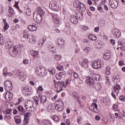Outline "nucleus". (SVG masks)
I'll use <instances>...</instances> for the list:
<instances>
[{
	"instance_id": "obj_28",
	"label": "nucleus",
	"mask_w": 125,
	"mask_h": 125,
	"mask_svg": "<svg viewBox=\"0 0 125 125\" xmlns=\"http://www.w3.org/2000/svg\"><path fill=\"white\" fill-rule=\"evenodd\" d=\"M52 18L55 20L56 24H59V23H60V19L57 18V16L55 14H52Z\"/></svg>"
},
{
	"instance_id": "obj_58",
	"label": "nucleus",
	"mask_w": 125,
	"mask_h": 125,
	"mask_svg": "<svg viewBox=\"0 0 125 125\" xmlns=\"http://www.w3.org/2000/svg\"><path fill=\"white\" fill-rule=\"evenodd\" d=\"M83 41L85 43H90V41H89L87 39H83Z\"/></svg>"
},
{
	"instance_id": "obj_38",
	"label": "nucleus",
	"mask_w": 125,
	"mask_h": 125,
	"mask_svg": "<svg viewBox=\"0 0 125 125\" xmlns=\"http://www.w3.org/2000/svg\"><path fill=\"white\" fill-rule=\"evenodd\" d=\"M52 119L55 122H59V121H60V118H59V117L56 115L53 116L52 117Z\"/></svg>"
},
{
	"instance_id": "obj_17",
	"label": "nucleus",
	"mask_w": 125,
	"mask_h": 125,
	"mask_svg": "<svg viewBox=\"0 0 125 125\" xmlns=\"http://www.w3.org/2000/svg\"><path fill=\"white\" fill-rule=\"evenodd\" d=\"M112 34H113L115 38H117L118 39L121 37V31L118 29H113Z\"/></svg>"
},
{
	"instance_id": "obj_9",
	"label": "nucleus",
	"mask_w": 125,
	"mask_h": 125,
	"mask_svg": "<svg viewBox=\"0 0 125 125\" xmlns=\"http://www.w3.org/2000/svg\"><path fill=\"white\" fill-rule=\"evenodd\" d=\"M43 70H44V68L42 66H38L36 68L35 71L36 72L37 74H38V75H40V76L43 77L44 76H45V73H44V72H42Z\"/></svg>"
},
{
	"instance_id": "obj_54",
	"label": "nucleus",
	"mask_w": 125,
	"mask_h": 125,
	"mask_svg": "<svg viewBox=\"0 0 125 125\" xmlns=\"http://www.w3.org/2000/svg\"><path fill=\"white\" fill-rule=\"evenodd\" d=\"M29 119L28 118H25L23 120V123H24V124H26V125H28V124H29Z\"/></svg>"
},
{
	"instance_id": "obj_43",
	"label": "nucleus",
	"mask_w": 125,
	"mask_h": 125,
	"mask_svg": "<svg viewBox=\"0 0 125 125\" xmlns=\"http://www.w3.org/2000/svg\"><path fill=\"white\" fill-rule=\"evenodd\" d=\"M31 115L32 114L30 112H26L24 114V118L26 119H28V118H30V117H31Z\"/></svg>"
},
{
	"instance_id": "obj_63",
	"label": "nucleus",
	"mask_w": 125,
	"mask_h": 125,
	"mask_svg": "<svg viewBox=\"0 0 125 125\" xmlns=\"http://www.w3.org/2000/svg\"><path fill=\"white\" fill-rule=\"evenodd\" d=\"M58 97V95H56L54 96L53 98H52V101H55L56 100V98Z\"/></svg>"
},
{
	"instance_id": "obj_22",
	"label": "nucleus",
	"mask_w": 125,
	"mask_h": 125,
	"mask_svg": "<svg viewBox=\"0 0 125 125\" xmlns=\"http://www.w3.org/2000/svg\"><path fill=\"white\" fill-rule=\"evenodd\" d=\"M93 86V88L95 89V90H97V91H98L99 90H100L101 89V83H97L96 84L95 83H94V86Z\"/></svg>"
},
{
	"instance_id": "obj_13",
	"label": "nucleus",
	"mask_w": 125,
	"mask_h": 125,
	"mask_svg": "<svg viewBox=\"0 0 125 125\" xmlns=\"http://www.w3.org/2000/svg\"><path fill=\"white\" fill-rule=\"evenodd\" d=\"M113 89L114 92H115L116 94L118 95L119 93H120V90H121V86L119 85L118 83H116L113 85Z\"/></svg>"
},
{
	"instance_id": "obj_50",
	"label": "nucleus",
	"mask_w": 125,
	"mask_h": 125,
	"mask_svg": "<svg viewBox=\"0 0 125 125\" xmlns=\"http://www.w3.org/2000/svg\"><path fill=\"white\" fill-rule=\"evenodd\" d=\"M25 13H26V15L29 16L31 15V11H30V9H27L26 10Z\"/></svg>"
},
{
	"instance_id": "obj_39",
	"label": "nucleus",
	"mask_w": 125,
	"mask_h": 125,
	"mask_svg": "<svg viewBox=\"0 0 125 125\" xmlns=\"http://www.w3.org/2000/svg\"><path fill=\"white\" fill-rule=\"evenodd\" d=\"M48 71L51 73V75H55V73H56V71L53 68H50L48 70Z\"/></svg>"
},
{
	"instance_id": "obj_57",
	"label": "nucleus",
	"mask_w": 125,
	"mask_h": 125,
	"mask_svg": "<svg viewBox=\"0 0 125 125\" xmlns=\"http://www.w3.org/2000/svg\"><path fill=\"white\" fill-rule=\"evenodd\" d=\"M15 123L16 124H17L18 125H20L21 123V119H18L15 120Z\"/></svg>"
},
{
	"instance_id": "obj_3",
	"label": "nucleus",
	"mask_w": 125,
	"mask_h": 125,
	"mask_svg": "<svg viewBox=\"0 0 125 125\" xmlns=\"http://www.w3.org/2000/svg\"><path fill=\"white\" fill-rule=\"evenodd\" d=\"M21 51V47L19 45L11 46L9 48V53L11 56H14V55H17L18 52H20Z\"/></svg>"
},
{
	"instance_id": "obj_64",
	"label": "nucleus",
	"mask_w": 125,
	"mask_h": 125,
	"mask_svg": "<svg viewBox=\"0 0 125 125\" xmlns=\"http://www.w3.org/2000/svg\"><path fill=\"white\" fill-rule=\"evenodd\" d=\"M120 49H121V50L122 51H125V45L124 46H121V47H120Z\"/></svg>"
},
{
	"instance_id": "obj_41",
	"label": "nucleus",
	"mask_w": 125,
	"mask_h": 125,
	"mask_svg": "<svg viewBox=\"0 0 125 125\" xmlns=\"http://www.w3.org/2000/svg\"><path fill=\"white\" fill-rule=\"evenodd\" d=\"M23 39H30V36L28 35V33L26 32H24L23 33Z\"/></svg>"
},
{
	"instance_id": "obj_25",
	"label": "nucleus",
	"mask_w": 125,
	"mask_h": 125,
	"mask_svg": "<svg viewBox=\"0 0 125 125\" xmlns=\"http://www.w3.org/2000/svg\"><path fill=\"white\" fill-rule=\"evenodd\" d=\"M19 76L20 77V79L21 80V81H25V80H26L27 78V76L23 72H20L19 74Z\"/></svg>"
},
{
	"instance_id": "obj_19",
	"label": "nucleus",
	"mask_w": 125,
	"mask_h": 125,
	"mask_svg": "<svg viewBox=\"0 0 125 125\" xmlns=\"http://www.w3.org/2000/svg\"><path fill=\"white\" fill-rule=\"evenodd\" d=\"M30 54L33 56L34 59H38L39 57L38 51L31 50L30 51Z\"/></svg>"
},
{
	"instance_id": "obj_61",
	"label": "nucleus",
	"mask_w": 125,
	"mask_h": 125,
	"mask_svg": "<svg viewBox=\"0 0 125 125\" xmlns=\"http://www.w3.org/2000/svg\"><path fill=\"white\" fill-rule=\"evenodd\" d=\"M119 64L120 66H124L125 62H124V61H120L119 62Z\"/></svg>"
},
{
	"instance_id": "obj_31",
	"label": "nucleus",
	"mask_w": 125,
	"mask_h": 125,
	"mask_svg": "<svg viewBox=\"0 0 125 125\" xmlns=\"http://www.w3.org/2000/svg\"><path fill=\"white\" fill-rule=\"evenodd\" d=\"M3 22L4 24V29L5 31H6V30H8V28H9V25H8V23H7V22H6V20H3Z\"/></svg>"
},
{
	"instance_id": "obj_29",
	"label": "nucleus",
	"mask_w": 125,
	"mask_h": 125,
	"mask_svg": "<svg viewBox=\"0 0 125 125\" xmlns=\"http://www.w3.org/2000/svg\"><path fill=\"white\" fill-rule=\"evenodd\" d=\"M59 41H60L59 42L58 45L59 46H62V48H64L65 47V46L64 44H65V42H64V40L62 39H59Z\"/></svg>"
},
{
	"instance_id": "obj_62",
	"label": "nucleus",
	"mask_w": 125,
	"mask_h": 125,
	"mask_svg": "<svg viewBox=\"0 0 125 125\" xmlns=\"http://www.w3.org/2000/svg\"><path fill=\"white\" fill-rule=\"evenodd\" d=\"M73 75L75 79H78V78H79V75H78V74L77 73L74 72L73 73Z\"/></svg>"
},
{
	"instance_id": "obj_7",
	"label": "nucleus",
	"mask_w": 125,
	"mask_h": 125,
	"mask_svg": "<svg viewBox=\"0 0 125 125\" xmlns=\"http://www.w3.org/2000/svg\"><path fill=\"white\" fill-rule=\"evenodd\" d=\"M22 92L25 96H29L33 93V89L32 88L24 87L22 89Z\"/></svg>"
},
{
	"instance_id": "obj_49",
	"label": "nucleus",
	"mask_w": 125,
	"mask_h": 125,
	"mask_svg": "<svg viewBox=\"0 0 125 125\" xmlns=\"http://www.w3.org/2000/svg\"><path fill=\"white\" fill-rule=\"evenodd\" d=\"M112 81L114 83H118V81H119V78L117 77H113Z\"/></svg>"
},
{
	"instance_id": "obj_60",
	"label": "nucleus",
	"mask_w": 125,
	"mask_h": 125,
	"mask_svg": "<svg viewBox=\"0 0 125 125\" xmlns=\"http://www.w3.org/2000/svg\"><path fill=\"white\" fill-rule=\"evenodd\" d=\"M65 27L66 28H67V29H71V24L69 22H67L65 24Z\"/></svg>"
},
{
	"instance_id": "obj_52",
	"label": "nucleus",
	"mask_w": 125,
	"mask_h": 125,
	"mask_svg": "<svg viewBox=\"0 0 125 125\" xmlns=\"http://www.w3.org/2000/svg\"><path fill=\"white\" fill-rule=\"evenodd\" d=\"M83 50L84 51V52H88L89 51H90L91 50V48L90 47H86L85 49H83Z\"/></svg>"
},
{
	"instance_id": "obj_40",
	"label": "nucleus",
	"mask_w": 125,
	"mask_h": 125,
	"mask_svg": "<svg viewBox=\"0 0 125 125\" xmlns=\"http://www.w3.org/2000/svg\"><path fill=\"white\" fill-rule=\"evenodd\" d=\"M46 41V37H43L41 39V42H40L39 44H42V45H43V44L44 43V42Z\"/></svg>"
},
{
	"instance_id": "obj_33",
	"label": "nucleus",
	"mask_w": 125,
	"mask_h": 125,
	"mask_svg": "<svg viewBox=\"0 0 125 125\" xmlns=\"http://www.w3.org/2000/svg\"><path fill=\"white\" fill-rule=\"evenodd\" d=\"M110 70H111V67L110 66H106L105 69V73L106 75L109 76L111 72H110Z\"/></svg>"
},
{
	"instance_id": "obj_53",
	"label": "nucleus",
	"mask_w": 125,
	"mask_h": 125,
	"mask_svg": "<svg viewBox=\"0 0 125 125\" xmlns=\"http://www.w3.org/2000/svg\"><path fill=\"white\" fill-rule=\"evenodd\" d=\"M111 96L115 100H116V92L115 91H112L111 93Z\"/></svg>"
},
{
	"instance_id": "obj_56",
	"label": "nucleus",
	"mask_w": 125,
	"mask_h": 125,
	"mask_svg": "<svg viewBox=\"0 0 125 125\" xmlns=\"http://www.w3.org/2000/svg\"><path fill=\"white\" fill-rule=\"evenodd\" d=\"M125 42H124L122 41H119L118 42V45H120V46H123L124 45Z\"/></svg>"
},
{
	"instance_id": "obj_10",
	"label": "nucleus",
	"mask_w": 125,
	"mask_h": 125,
	"mask_svg": "<svg viewBox=\"0 0 125 125\" xmlns=\"http://www.w3.org/2000/svg\"><path fill=\"white\" fill-rule=\"evenodd\" d=\"M86 83L88 84L89 85H91V86H94V79L93 78L88 76L86 78L85 81Z\"/></svg>"
},
{
	"instance_id": "obj_16",
	"label": "nucleus",
	"mask_w": 125,
	"mask_h": 125,
	"mask_svg": "<svg viewBox=\"0 0 125 125\" xmlns=\"http://www.w3.org/2000/svg\"><path fill=\"white\" fill-rule=\"evenodd\" d=\"M70 21L71 23L77 24V23L79 22V20L78 19L76 16L72 15L70 17Z\"/></svg>"
},
{
	"instance_id": "obj_48",
	"label": "nucleus",
	"mask_w": 125,
	"mask_h": 125,
	"mask_svg": "<svg viewBox=\"0 0 125 125\" xmlns=\"http://www.w3.org/2000/svg\"><path fill=\"white\" fill-rule=\"evenodd\" d=\"M56 76L57 80H60L62 79V76L60 74H59V73H57L56 75Z\"/></svg>"
},
{
	"instance_id": "obj_14",
	"label": "nucleus",
	"mask_w": 125,
	"mask_h": 125,
	"mask_svg": "<svg viewBox=\"0 0 125 125\" xmlns=\"http://www.w3.org/2000/svg\"><path fill=\"white\" fill-rule=\"evenodd\" d=\"M81 65L83 68H88V65H89V61L87 59H85L81 62Z\"/></svg>"
},
{
	"instance_id": "obj_2",
	"label": "nucleus",
	"mask_w": 125,
	"mask_h": 125,
	"mask_svg": "<svg viewBox=\"0 0 125 125\" xmlns=\"http://www.w3.org/2000/svg\"><path fill=\"white\" fill-rule=\"evenodd\" d=\"M4 88L5 90L7 91L5 94V98L6 99L7 97L9 99L12 98L13 94L11 92H9V91H11V90H12V88H13L12 83L10 81H6L4 83Z\"/></svg>"
},
{
	"instance_id": "obj_27",
	"label": "nucleus",
	"mask_w": 125,
	"mask_h": 125,
	"mask_svg": "<svg viewBox=\"0 0 125 125\" xmlns=\"http://www.w3.org/2000/svg\"><path fill=\"white\" fill-rule=\"evenodd\" d=\"M46 100H47V98L46 96L43 95L42 96L41 98H40V103L42 104H44L46 102Z\"/></svg>"
},
{
	"instance_id": "obj_42",
	"label": "nucleus",
	"mask_w": 125,
	"mask_h": 125,
	"mask_svg": "<svg viewBox=\"0 0 125 125\" xmlns=\"http://www.w3.org/2000/svg\"><path fill=\"white\" fill-rule=\"evenodd\" d=\"M33 100L35 101V102L36 103L37 105H39V97L38 96H35L33 97Z\"/></svg>"
},
{
	"instance_id": "obj_34",
	"label": "nucleus",
	"mask_w": 125,
	"mask_h": 125,
	"mask_svg": "<svg viewBox=\"0 0 125 125\" xmlns=\"http://www.w3.org/2000/svg\"><path fill=\"white\" fill-rule=\"evenodd\" d=\"M49 49H50V51L51 52V53H55V52H56L55 47H54L53 45H51L49 47Z\"/></svg>"
},
{
	"instance_id": "obj_47",
	"label": "nucleus",
	"mask_w": 125,
	"mask_h": 125,
	"mask_svg": "<svg viewBox=\"0 0 125 125\" xmlns=\"http://www.w3.org/2000/svg\"><path fill=\"white\" fill-rule=\"evenodd\" d=\"M79 16V19L80 20H82V19H83V13H79L78 14Z\"/></svg>"
},
{
	"instance_id": "obj_11",
	"label": "nucleus",
	"mask_w": 125,
	"mask_h": 125,
	"mask_svg": "<svg viewBox=\"0 0 125 125\" xmlns=\"http://www.w3.org/2000/svg\"><path fill=\"white\" fill-rule=\"evenodd\" d=\"M50 8L54 11H58L59 10V6L57 5V2L55 1L52 3Z\"/></svg>"
},
{
	"instance_id": "obj_37",
	"label": "nucleus",
	"mask_w": 125,
	"mask_h": 125,
	"mask_svg": "<svg viewBox=\"0 0 125 125\" xmlns=\"http://www.w3.org/2000/svg\"><path fill=\"white\" fill-rule=\"evenodd\" d=\"M56 68L59 71H63V70H64V66L61 64H59L57 65Z\"/></svg>"
},
{
	"instance_id": "obj_15",
	"label": "nucleus",
	"mask_w": 125,
	"mask_h": 125,
	"mask_svg": "<svg viewBox=\"0 0 125 125\" xmlns=\"http://www.w3.org/2000/svg\"><path fill=\"white\" fill-rule=\"evenodd\" d=\"M61 104H57L55 106V109L58 110L59 112L62 111L63 109H64V105L63 104V102L60 101Z\"/></svg>"
},
{
	"instance_id": "obj_51",
	"label": "nucleus",
	"mask_w": 125,
	"mask_h": 125,
	"mask_svg": "<svg viewBox=\"0 0 125 125\" xmlns=\"http://www.w3.org/2000/svg\"><path fill=\"white\" fill-rule=\"evenodd\" d=\"M12 111V110H11L10 109H7L6 110V113L5 114H6V115H7L8 114H11Z\"/></svg>"
},
{
	"instance_id": "obj_55",
	"label": "nucleus",
	"mask_w": 125,
	"mask_h": 125,
	"mask_svg": "<svg viewBox=\"0 0 125 125\" xmlns=\"http://www.w3.org/2000/svg\"><path fill=\"white\" fill-rule=\"evenodd\" d=\"M119 99L121 101H123L124 102H125V97L124 96H120V97H119Z\"/></svg>"
},
{
	"instance_id": "obj_18",
	"label": "nucleus",
	"mask_w": 125,
	"mask_h": 125,
	"mask_svg": "<svg viewBox=\"0 0 125 125\" xmlns=\"http://www.w3.org/2000/svg\"><path fill=\"white\" fill-rule=\"evenodd\" d=\"M111 58V52L109 50H107L105 52V53L104 55V59L105 60H109Z\"/></svg>"
},
{
	"instance_id": "obj_59",
	"label": "nucleus",
	"mask_w": 125,
	"mask_h": 125,
	"mask_svg": "<svg viewBox=\"0 0 125 125\" xmlns=\"http://www.w3.org/2000/svg\"><path fill=\"white\" fill-rule=\"evenodd\" d=\"M2 12H3V6L0 4V13H2Z\"/></svg>"
},
{
	"instance_id": "obj_44",
	"label": "nucleus",
	"mask_w": 125,
	"mask_h": 125,
	"mask_svg": "<svg viewBox=\"0 0 125 125\" xmlns=\"http://www.w3.org/2000/svg\"><path fill=\"white\" fill-rule=\"evenodd\" d=\"M54 58L55 60H56V61H59V60L61 59V56L59 55H55V56H54Z\"/></svg>"
},
{
	"instance_id": "obj_5",
	"label": "nucleus",
	"mask_w": 125,
	"mask_h": 125,
	"mask_svg": "<svg viewBox=\"0 0 125 125\" xmlns=\"http://www.w3.org/2000/svg\"><path fill=\"white\" fill-rule=\"evenodd\" d=\"M57 92H61L62 90H64L66 88V85H65V83L64 82H58L57 83Z\"/></svg>"
},
{
	"instance_id": "obj_8",
	"label": "nucleus",
	"mask_w": 125,
	"mask_h": 125,
	"mask_svg": "<svg viewBox=\"0 0 125 125\" xmlns=\"http://www.w3.org/2000/svg\"><path fill=\"white\" fill-rule=\"evenodd\" d=\"M109 4L111 8L115 9L118 7L119 2H118V0H109Z\"/></svg>"
},
{
	"instance_id": "obj_12",
	"label": "nucleus",
	"mask_w": 125,
	"mask_h": 125,
	"mask_svg": "<svg viewBox=\"0 0 125 125\" xmlns=\"http://www.w3.org/2000/svg\"><path fill=\"white\" fill-rule=\"evenodd\" d=\"M89 109L91 111H93L94 113H97L98 112V105L96 103H93L92 105L89 107Z\"/></svg>"
},
{
	"instance_id": "obj_30",
	"label": "nucleus",
	"mask_w": 125,
	"mask_h": 125,
	"mask_svg": "<svg viewBox=\"0 0 125 125\" xmlns=\"http://www.w3.org/2000/svg\"><path fill=\"white\" fill-rule=\"evenodd\" d=\"M73 97L76 100L80 99V95L78 92H73Z\"/></svg>"
},
{
	"instance_id": "obj_24",
	"label": "nucleus",
	"mask_w": 125,
	"mask_h": 125,
	"mask_svg": "<svg viewBox=\"0 0 125 125\" xmlns=\"http://www.w3.org/2000/svg\"><path fill=\"white\" fill-rule=\"evenodd\" d=\"M3 76H4V77H7V76L11 77V76H12V74L10 72H8V71H7V68L5 67L3 69Z\"/></svg>"
},
{
	"instance_id": "obj_23",
	"label": "nucleus",
	"mask_w": 125,
	"mask_h": 125,
	"mask_svg": "<svg viewBox=\"0 0 125 125\" xmlns=\"http://www.w3.org/2000/svg\"><path fill=\"white\" fill-rule=\"evenodd\" d=\"M92 78L97 82H100L101 81H102V79L101 78L99 74H93L92 75Z\"/></svg>"
},
{
	"instance_id": "obj_36",
	"label": "nucleus",
	"mask_w": 125,
	"mask_h": 125,
	"mask_svg": "<svg viewBox=\"0 0 125 125\" xmlns=\"http://www.w3.org/2000/svg\"><path fill=\"white\" fill-rule=\"evenodd\" d=\"M0 44L1 45H3L4 44V40H3V36L2 34L0 33Z\"/></svg>"
},
{
	"instance_id": "obj_26",
	"label": "nucleus",
	"mask_w": 125,
	"mask_h": 125,
	"mask_svg": "<svg viewBox=\"0 0 125 125\" xmlns=\"http://www.w3.org/2000/svg\"><path fill=\"white\" fill-rule=\"evenodd\" d=\"M81 4H82V2L79 0H77L74 2V6L76 8H80V6H81Z\"/></svg>"
},
{
	"instance_id": "obj_46",
	"label": "nucleus",
	"mask_w": 125,
	"mask_h": 125,
	"mask_svg": "<svg viewBox=\"0 0 125 125\" xmlns=\"http://www.w3.org/2000/svg\"><path fill=\"white\" fill-rule=\"evenodd\" d=\"M18 110H19L20 112H24V107H23L22 105H20L18 106Z\"/></svg>"
},
{
	"instance_id": "obj_32",
	"label": "nucleus",
	"mask_w": 125,
	"mask_h": 125,
	"mask_svg": "<svg viewBox=\"0 0 125 125\" xmlns=\"http://www.w3.org/2000/svg\"><path fill=\"white\" fill-rule=\"evenodd\" d=\"M79 9H81L82 11H85L86 10V7H85V5L83 3H81L80 6L79 7Z\"/></svg>"
},
{
	"instance_id": "obj_4",
	"label": "nucleus",
	"mask_w": 125,
	"mask_h": 125,
	"mask_svg": "<svg viewBox=\"0 0 125 125\" xmlns=\"http://www.w3.org/2000/svg\"><path fill=\"white\" fill-rule=\"evenodd\" d=\"M25 108L27 109L28 112L32 113V112H35L37 107L34 105V103L32 101H29L27 103H25Z\"/></svg>"
},
{
	"instance_id": "obj_6",
	"label": "nucleus",
	"mask_w": 125,
	"mask_h": 125,
	"mask_svg": "<svg viewBox=\"0 0 125 125\" xmlns=\"http://www.w3.org/2000/svg\"><path fill=\"white\" fill-rule=\"evenodd\" d=\"M104 66V62H102L94 61L92 62V66L94 69H100Z\"/></svg>"
},
{
	"instance_id": "obj_35",
	"label": "nucleus",
	"mask_w": 125,
	"mask_h": 125,
	"mask_svg": "<svg viewBox=\"0 0 125 125\" xmlns=\"http://www.w3.org/2000/svg\"><path fill=\"white\" fill-rule=\"evenodd\" d=\"M8 13L9 15H13L14 14V9L10 6H9Z\"/></svg>"
},
{
	"instance_id": "obj_1",
	"label": "nucleus",
	"mask_w": 125,
	"mask_h": 125,
	"mask_svg": "<svg viewBox=\"0 0 125 125\" xmlns=\"http://www.w3.org/2000/svg\"><path fill=\"white\" fill-rule=\"evenodd\" d=\"M45 12L41 7H37L36 11L33 15V19L36 23H41L42 20V16H44Z\"/></svg>"
},
{
	"instance_id": "obj_45",
	"label": "nucleus",
	"mask_w": 125,
	"mask_h": 125,
	"mask_svg": "<svg viewBox=\"0 0 125 125\" xmlns=\"http://www.w3.org/2000/svg\"><path fill=\"white\" fill-rule=\"evenodd\" d=\"M77 123L79 125H81L82 123H83V118L78 117L77 118Z\"/></svg>"
},
{
	"instance_id": "obj_21",
	"label": "nucleus",
	"mask_w": 125,
	"mask_h": 125,
	"mask_svg": "<svg viewBox=\"0 0 125 125\" xmlns=\"http://www.w3.org/2000/svg\"><path fill=\"white\" fill-rule=\"evenodd\" d=\"M42 125H52L51 121L48 119H43L42 121Z\"/></svg>"
},
{
	"instance_id": "obj_20",
	"label": "nucleus",
	"mask_w": 125,
	"mask_h": 125,
	"mask_svg": "<svg viewBox=\"0 0 125 125\" xmlns=\"http://www.w3.org/2000/svg\"><path fill=\"white\" fill-rule=\"evenodd\" d=\"M38 29V26L37 25H30L28 26V30L32 32H35V31H37Z\"/></svg>"
}]
</instances>
